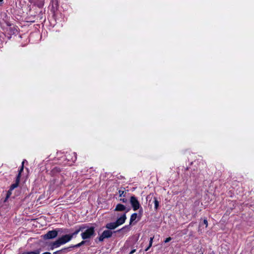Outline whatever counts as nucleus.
Listing matches in <instances>:
<instances>
[{
	"instance_id": "obj_13",
	"label": "nucleus",
	"mask_w": 254,
	"mask_h": 254,
	"mask_svg": "<svg viewBox=\"0 0 254 254\" xmlns=\"http://www.w3.org/2000/svg\"><path fill=\"white\" fill-rule=\"evenodd\" d=\"M58 235V232L56 230L49 231V239L54 238Z\"/></svg>"
},
{
	"instance_id": "obj_1",
	"label": "nucleus",
	"mask_w": 254,
	"mask_h": 254,
	"mask_svg": "<svg viewBox=\"0 0 254 254\" xmlns=\"http://www.w3.org/2000/svg\"><path fill=\"white\" fill-rule=\"evenodd\" d=\"M81 236L83 240L90 239L95 235V228L91 227L87 228L84 231H82Z\"/></svg>"
},
{
	"instance_id": "obj_20",
	"label": "nucleus",
	"mask_w": 254,
	"mask_h": 254,
	"mask_svg": "<svg viewBox=\"0 0 254 254\" xmlns=\"http://www.w3.org/2000/svg\"><path fill=\"white\" fill-rule=\"evenodd\" d=\"M19 183H17V182H15V183L12 185H11L10 187V190H12L15 188H17L18 186Z\"/></svg>"
},
{
	"instance_id": "obj_21",
	"label": "nucleus",
	"mask_w": 254,
	"mask_h": 254,
	"mask_svg": "<svg viewBox=\"0 0 254 254\" xmlns=\"http://www.w3.org/2000/svg\"><path fill=\"white\" fill-rule=\"evenodd\" d=\"M84 243H85V241H83L75 245L72 246V247H73V248H78V247H79L81 246L82 245H83Z\"/></svg>"
},
{
	"instance_id": "obj_7",
	"label": "nucleus",
	"mask_w": 254,
	"mask_h": 254,
	"mask_svg": "<svg viewBox=\"0 0 254 254\" xmlns=\"http://www.w3.org/2000/svg\"><path fill=\"white\" fill-rule=\"evenodd\" d=\"M63 245L67 243L71 240V236H70L69 234L63 235L62 237L59 238Z\"/></svg>"
},
{
	"instance_id": "obj_5",
	"label": "nucleus",
	"mask_w": 254,
	"mask_h": 254,
	"mask_svg": "<svg viewBox=\"0 0 254 254\" xmlns=\"http://www.w3.org/2000/svg\"><path fill=\"white\" fill-rule=\"evenodd\" d=\"M63 245V243L62 242V241H61L60 238H59L55 242H54L53 243H51L50 244V246L51 247V249L54 250V249L60 247L61 246H62Z\"/></svg>"
},
{
	"instance_id": "obj_28",
	"label": "nucleus",
	"mask_w": 254,
	"mask_h": 254,
	"mask_svg": "<svg viewBox=\"0 0 254 254\" xmlns=\"http://www.w3.org/2000/svg\"><path fill=\"white\" fill-rule=\"evenodd\" d=\"M48 233H47V234H45L44 235H43V238L45 240L48 239Z\"/></svg>"
},
{
	"instance_id": "obj_8",
	"label": "nucleus",
	"mask_w": 254,
	"mask_h": 254,
	"mask_svg": "<svg viewBox=\"0 0 254 254\" xmlns=\"http://www.w3.org/2000/svg\"><path fill=\"white\" fill-rule=\"evenodd\" d=\"M87 227L85 225H82L79 226V228L77 229L74 233L69 234L70 236H71V239L73 237L76 236V235L80 231H83L85 229H86Z\"/></svg>"
},
{
	"instance_id": "obj_2",
	"label": "nucleus",
	"mask_w": 254,
	"mask_h": 254,
	"mask_svg": "<svg viewBox=\"0 0 254 254\" xmlns=\"http://www.w3.org/2000/svg\"><path fill=\"white\" fill-rule=\"evenodd\" d=\"M130 203L132 207L133 210L136 211L140 207V205L134 196H131L130 198Z\"/></svg>"
},
{
	"instance_id": "obj_22",
	"label": "nucleus",
	"mask_w": 254,
	"mask_h": 254,
	"mask_svg": "<svg viewBox=\"0 0 254 254\" xmlns=\"http://www.w3.org/2000/svg\"><path fill=\"white\" fill-rule=\"evenodd\" d=\"M119 193L120 197H122V196L125 197V194L124 193L126 194L127 192H125L124 190H119Z\"/></svg>"
},
{
	"instance_id": "obj_16",
	"label": "nucleus",
	"mask_w": 254,
	"mask_h": 254,
	"mask_svg": "<svg viewBox=\"0 0 254 254\" xmlns=\"http://www.w3.org/2000/svg\"><path fill=\"white\" fill-rule=\"evenodd\" d=\"M153 199H154V208L155 210H157V209L158 208V207H159V202L158 201L156 197H154Z\"/></svg>"
},
{
	"instance_id": "obj_29",
	"label": "nucleus",
	"mask_w": 254,
	"mask_h": 254,
	"mask_svg": "<svg viewBox=\"0 0 254 254\" xmlns=\"http://www.w3.org/2000/svg\"><path fill=\"white\" fill-rule=\"evenodd\" d=\"M135 252V250H132L130 253L129 254H132Z\"/></svg>"
},
{
	"instance_id": "obj_12",
	"label": "nucleus",
	"mask_w": 254,
	"mask_h": 254,
	"mask_svg": "<svg viewBox=\"0 0 254 254\" xmlns=\"http://www.w3.org/2000/svg\"><path fill=\"white\" fill-rule=\"evenodd\" d=\"M126 207L125 205L122 204H118L115 209V211H122L125 210Z\"/></svg>"
},
{
	"instance_id": "obj_27",
	"label": "nucleus",
	"mask_w": 254,
	"mask_h": 254,
	"mask_svg": "<svg viewBox=\"0 0 254 254\" xmlns=\"http://www.w3.org/2000/svg\"><path fill=\"white\" fill-rule=\"evenodd\" d=\"M171 240H172V238L171 237H168L167 239H166V240L164 241V242L165 243H167L170 242Z\"/></svg>"
},
{
	"instance_id": "obj_14",
	"label": "nucleus",
	"mask_w": 254,
	"mask_h": 254,
	"mask_svg": "<svg viewBox=\"0 0 254 254\" xmlns=\"http://www.w3.org/2000/svg\"><path fill=\"white\" fill-rule=\"evenodd\" d=\"M129 230V226L127 225L123 227L122 228L118 230L117 232H122L123 233L127 232Z\"/></svg>"
},
{
	"instance_id": "obj_15",
	"label": "nucleus",
	"mask_w": 254,
	"mask_h": 254,
	"mask_svg": "<svg viewBox=\"0 0 254 254\" xmlns=\"http://www.w3.org/2000/svg\"><path fill=\"white\" fill-rule=\"evenodd\" d=\"M137 214L136 213H133L130 218L129 224H131L136 219Z\"/></svg>"
},
{
	"instance_id": "obj_23",
	"label": "nucleus",
	"mask_w": 254,
	"mask_h": 254,
	"mask_svg": "<svg viewBox=\"0 0 254 254\" xmlns=\"http://www.w3.org/2000/svg\"><path fill=\"white\" fill-rule=\"evenodd\" d=\"M21 176V174H20V173L18 174V175L16 178V180H15V182H17V183H19Z\"/></svg>"
},
{
	"instance_id": "obj_4",
	"label": "nucleus",
	"mask_w": 254,
	"mask_h": 254,
	"mask_svg": "<svg viewBox=\"0 0 254 254\" xmlns=\"http://www.w3.org/2000/svg\"><path fill=\"white\" fill-rule=\"evenodd\" d=\"M65 159L68 161L74 162L76 160V154L75 152L66 153L64 155Z\"/></svg>"
},
{
	"instance_id": "obj_6",
	"label": "nucleus",
	"mask_w": 254,
	"mask_h": 254,
	"mask_svg": "<svg viewBox=\"0 0 254 254\" xmlns=\"http://www.w3.org/2000/svg\"><path fill=\"white\" fill-rule=\"evenodd\" d=\"M126 219L127 217L126 213H124V214L121 215L119 218H118L116 221V223L117 225H118V226H119L123 224L125 222Z\"/></svg>"
},
{
	"instance_id": "obj_25",
	"label": "nucleus",
	"mask_w": 254,
	"mask_h": 254,
	"mask_svg": "<svg viewBox=\"0 0 254 254\" xmlns=\"http://www.w3.org/2000/svg\"><path fill=\"white\" fill-rule=\"evenodd\" d=\"M24 161H23L22 163V166L21 167V168L20 169V170H19L18 171V173H20L21 174V173L23 172V168H24Z\"/></svg>"
},
{
	"instance_id": "obj_9",
	"label": "nucleus",
	"mask_w": 254,
	"mask_h": 254,
	"mask_svg": "<svg viewBox=\"0 0 254 254\" xmlns=\"http://www.w3.org/2000/svg\"><path fill=\"white\" fill-rule=\"evenodd\" d=\"M52 9L51 10L55 13L56 10H57L58 7V0H52Z\"/></svg>"
},
{
	"instance_id": "obj_31",
	"label": "nucleus",
	"mask_w": 254,
	"mask_h": 254,
	"mask_svg": "<svg viewBox=\"0 0 254 254\" xmlns=\"http://www.w3.org/2000/svg\"><path fill=\"white\" fill-rule=\"evenodd\" d=\"M139 211H140H140H142V209L141 208V209L139 210Z\"/></svg>"
},
{
	"instance_id": "obj_30",
	"label": "nucleus",
	"mask_w": 254,
	"mask_h": 254,
	"mask_svg": "<svg viewBox=\"0 0 254 254\" xmlns=\"http://www.w3.org/2000/svg\"><path fill=\"white\" fill-rule=\"evenodd\" d=\"M54 254H62V253H58V251H56Z\"/></svg>"
},
{
	"instance_id": "obj_26",
	"label": "nucleus",
	"mask_w": 254,
	"mask_h": 254,
	"mask_svg": "<svg viewBox=\"0 0 254 254\" xmlns=\"http://www.w3.org/2000/svg\"><path fill=\"white\" fill-rule=\"evenodd\" d=\"M120 200L124 203H127V199L125 198H121Z\"/></svg>"
},
{
	"instance_id": "obj_17",
	"label": "nucleus",
	"mask_w": 254,
	"mask_h": 254,
	"mask_svg": "<svg viewBox=\"0 0 254 254\" xmlns=\"http://www.w3.org/2000/svg\"><path fill=\"white\" fill-rule=\"evenodd\" d=\"M40 249H37L34 251L25 252V254H40Z\"/></svg>"
},
{
	"instance_id": "obj_11",
	"label": "nucleus",
	"mask_w": 254,
	"mask_h": 254,
	"mask_svg": "<svg viewBox=\"0 0 254 254\" xmlns=\"http://www.w3.org/2000/svg\"><path fill=\"white\" fill-rule=\"evenodd\" d=\"M73 248V247L70 246L67 248H64V249H61V250L58 251V253H62V254H65L68 252H70L71 250V249Z\"/></svg>"
},
{
	"instance_id": "obj_33",
	"label": "nucleus",
	"mask_w": 254,
	"mask_h": 254,
	"mask_svg": "<svg viewBox=\"0 0 254 254\" xmlns=\"http://www.w3.org/2000/svg\"><path fill=\"white\" fill-rule=\"evenodd\" d=\"M49 254H51V253H49Z\"/></svg>"
},
{
	"instance_id": "obj_3",
	"label": "nucleus",
	"mask_w": 254,
	"mask_h": 254,
	"mask_svg": "<svg viewBox=\"0 0 254 254\" xmlns=\"http://www.w3.org/2000/svg\"><path fill=\"white\" fill-rule=\"evenodd\" d=\"M113 232L110 230H105L102 235L99 237V240L100 242L103 241L105 238H109L112 237Z\"/></svg>"
},
{
	"instance_id": "obj_18",
	"label": "nucleus",
	"mask_w": 254,
	"mask_h": 254,
	"mask_svg": "<svg viewBox=\"0 0 254 254\" xmlns=\"http://www.w3.org/2000/svg\"><path fill=\"white\" fill-rule=\"evenodd\" d=\"M154 239V237H151L150 238V241H149V246L147 248H146V249L145 250V251H148V250L149 249V248L152 246V243H153V240Z\"/></svg>"
},
{
	"instance_id": "obj_32",
	"label": "nucleus",
	"mask_w": 254,
	"mask_h": 254,
	"mask_svg": "<svg viewBox=\"0 0 254 254\" xmlns=\"http://www.w3.org/2000/svg\"><path fill=\"white\" fill-rule=\"evenodd\" d=\"M2 1V0H0V2H1Z\"/></svg>"
},
{
	"instance_id": "obj_10",
	"label": "nucleus",
	"mask_w": 254,
	"mask_h": 254,
	"mask_svg": "<svg viewBox=\"0 0 254 254\" xmlns=\"http://www.w3.org/2000/svg\"><path fill=\"white\" fill-rule=\"evenodd\" d=\"M118 227V225H117L116 222L107 223L106 225V228L110 230L115 229Z\"/></svg>"
},
{
	"instance_id": "obj_24",
	"label": "nucleus",
	"mask_w": 254,
	"mask_h": 254,
	"mask_svg": "<svg viewBox=\"0 0 254 254\" xmlns=\"http://www.w3.org/2000/svg\"><path fill=\"white\" fill-rule=\"evenodd\" d=\"M202 225H204L205 226V227L206 228L208 226V222L206 219H204L203 221V223L200 224V226H201Z\"/></svg>"
},
{
	"instance_id": "obj_19",
	"label": "nucleus",
	"mask_w": 254,
	"mask_h": 254,
	"mask_svg": "<svg viewBox=\"0 0 254 254\" xmlns=\"http://www.w3.org/2000/svg\"><path fill=\"white\" fill-rule=\"evenodd\" d=\"M11 191L12 190H10L7 191L6 197L4 200V202H6L7 199L10 197V195L11 194Z\"/></svg>"
}]
</instances>
